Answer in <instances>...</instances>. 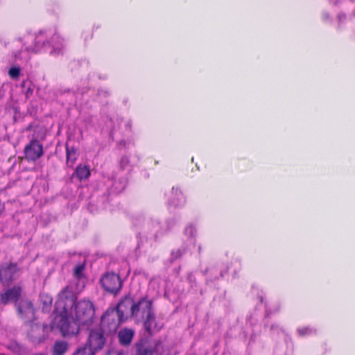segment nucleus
Listing matches in <instances>:
<instances>
[{
    "label": "nucleus",
    "instance_id": "obj_21",
    "mask_svg": "<svg viewBox=\"0 0 355 355\" xmlns=\"http://www.w3.org/2000/svg\"><path fill=\"white\" fill-rule=\"evenodd\" d=\"M125 185L126 182L124 180H119V182L115 181L113 184V191L116 193H119L125 189Z\"/></svg>",
    "mask_w": 355,
    "mask_h": 355
},
{
    "label": "nucleus",
    "instance_id": "obj_24",
    "mask_svg": "<svg viewBox=\"0 0 355 355\" xmlns=\"http://www.w3.org/2000/svg\"><path fill=\"white\" fill-rule=\"evenodd\" d=\"M196 233V230L193 225H189L185 228L184 234L189 236L190 238H193L195 236Z\"/></svg>",
    "mask_w": 355,
    "mask_h": 355
},
{
    "label": "nucleus",
    "instance_id": "obj_13",
    "mask_svg": "<svg viewBox=\"0 0 355 355\" xmlns=\"http://www.w3.org/2000/svg\"><path fill=\"white\" fill-rule=\"evenodd\" d=\"M69 348L68 343L64 340H56L52 347V355H64Z\"/></svg>",
    "mask_w": 355,
    "mask_h": 355
},
{
    "label": "nucleus",
    "instance_id": "obj_6",
    "mask_svg": "<svg viewBox=\"0 0 355 355\" xmlns=\"http://www.w3.org/2000/svg\"><path fill=\"white\" fill-rule=\"evenodd\" d=\"M19 316L26 322H33L35 319V309L33 304L28 300L22 299L15 304Z\"/></svg>",
    "mask_w": 355,
    "mask_h": 355
},
{
    "label": "nucleus",
    "instance_id": "obj_29",
    "mask_svg": "<svg viewBox=\"0 0 355 355\" xmlns=\"http://www.w3.org/2000/svg\"><path fill=\"white\" fill-rule=\"evenodd\" d=\"M128 163V159L127 157H123L121 158V164L123 165V166H125V164H127Z\"/></svg>",
    "mask_w": 355,
    "mask_h": 355
},
{
    "label": "nucleus",
    "instance_id": "obj_26",
    "mask_svg": "<svg viewBox=\"0 0 355 355\" xmlns=\"http://www.w3.org/2000/svg\"><path fill=\"white\" fill-rule=\"evenodd\" d=\"M153 351L149 348H139L138 349L139 355H152Z\"/></svg>",
    "mask_w": 355,
    "mask_h": 355
},
{
    "label": "nucleus",
    "instance_id": "obj_5",
    "mask_svg": "<svg viewBox=\"0 0 355 355\" xmlns=\"http://www.w3.org/2000/svg\"><path fill=\"white\" fill-rule=\"evenodd\" d=\"M101 284L103 288L112 294H117L122 287V280L114 272H107L101 279Z\"/></svg>",
    "mask_w": 355,
    "mask_h": 355
},
{
    "label": "nucleus",
    "instance_id": "obj_25",
    "mask_svg": "<svg viewBox=\"0 0 355 355\" xmlns=\"http://www.w3.org/2000/svg\"><path fill=\"white\" fill-rule=\"evenodd\" d=\"M184 250L181 249H178L176 250H173L171 252V257L173 260L178 259V258L181 257L182 255L184 254Z\"/></svg>",
    "mask_w": 355,
    "mask_h": 355
},
{
    "label": "nucleus",
    "instance_id": "obj_15",
    "mask_svg": "<svg viewBox=\"0 0 355 355\" xmlns=\"http://www.w3.org/2000/svg\"><path fill=\"white\" fill-rule=\"evenodd\" d=\"M134 332L131 329H124L119 332V342L123 345H129L132 339Z\"/></svg>",
    "mask_w": 355,
    "mask_h": 355
},
{
    "label": "nucleus",
    "instance_id": "obj_4",
    "mask_svg": "<svg viewBox=\"0 0 355 355\" xmlns=\"http://www.w3.org/2000/svg\"><path fill=\"white\" fill-rule=\"evenodd\" d=\"M124 320L114 308H110L101 317V330L107 334L114 333Z\"/></svg>",
    "mask_w": 355,
    "mask_h": 355
},
{
    "label": "nucleus",
    "instance_id": "obj_18",
    "mask_svg": "<svg viewBox=\"0 0 355 355\" xmlns=\"http://www.w3.org/2000/svg\"><path fill=\"white\" fill-rule=\"evenodd\" d=\"M40 302L43 304V307H42L43 311H44V312L48 311L49 309H50L52 302H53L52 297L46 293H42L40 296Z\"/></svg>",
    "mask_w": 355,
    "mask_h": 355
},
{
    "label": "nucleus",
    "instance_id": "obj_30",
    "mask_svg": "<svg viewBox=\"0 0 355 355\" xmlns=\"http://www.w3.org/2000/svg\"><path fill=\"white\" fill-rule=\"evenodd\" d=\"M156 227H159V224L158 223L156 224Z\"/></svg>",
    "mask_w": 355,
    "mask_h": 355
},
{
    "label": "nucleus",
    "instance_id": "obj_9",
    "mask_svg": "<svg viewBox=\"0 0 355 355\" xmlns=\"http://www.w3.org/2000/svg\"><path fill=\"white\" fill-rule=\"evenodd\" d=\"M25 157L30 161H35L43 154L42 145L37 140H32L24 149Z\"/></svg>",
    "mask_w": 355,
    "mask_h": 355
},
{
    "label": "nucleus",
    "instance_id": "obj_12",
    "mask_svg": "<svg viewBox=\"0 0 355 355\" xmlns=\"http://www.w3.org/2000/svg\"><path fill=\"white\" fill-rule=\"evenodd\" d=\"M169 204L178 207L184 203V197L181 191L177 187H173L168 199Z\"/></svg>",
    "mask_w": 355,
    "mask_h": 355
},
{
    "label": "nucleus",
    "instance_id": "obj_19",
    "mask_svg": "<svg viewBox=\"0 0 355 355\" xmlns=\"http://www.w3.org/2000/svg\"><path fill=\"white\" fill-rule=\"evenodd\" d=\"M95 353L89 349L87 345L79 347L73 354V355H94Z\"/></svg>",
    "mask_w": 355,
    "mask_h": 355
},
{
    "label": "nucleus",
    "instance_id": "obj_2",
    "mask_svg": "<svg viewBox=\"0 0 355 355\" xmlns=\"http://www.w3.org/2000/svg\"><path fill=\"white\" fill-rule=\"evenodd\" d=\"M47 37L46 32L40 31L34 38V45L26 47L27 52L37 53L50 48V54L56 55L61 53L64 48L63 39L58 34H54L50 41L47 40Z\"/></svg>",
    "mask_w": 355,
    "mask_h": 355
},
{
    "label": "nucleus",
    "instance_id": "obj_3",
    "mask_svg": "<svg viewBox=\"0 0 355 355\" xmlns=\"http://www.w3.org/2000/svg\"><path fill=\"white\" fill-rule=\"evenodd\" d=\"M150 306V302L146 300L142 299L137 303H134L131 297H125L114 309L122 318H123V314L127 313L128 310L132 316L137 317L142 309L146 310Z\"/></svg>",
    "mask_w": 355,
    "mask_h": 355
},
{
    "label": "nucleus",
    "instance_id": "obj_11",
    "mask_svg": "<svg viewBox=\"0 0 355 355\" xmlns=\"http://www.w3.org/2000/svg\"><path fill=\"white\" fill-rule=\"evenodd\" d=\"M21 288L17 286L6 290L5 293L1 295V303L6 304L12 302H17L21 295Z\"/></svg>",
    "mask_w": 355,
    "mask_h": 355
},
{
    "label": "nucleus",
    "instance_id": "obj_31",
    "mask_svg": "<svg viewBox=\"0 0 355 355\" xmlns=\"http://www.w3.org/2000/svg\"><path fill=\"white\" fill-rule=\"evenodd\" d=\"M35 355H44V354H35Z\"/></svg>",
    "mask_w": 355,
    "mask_h": 355
},
{
    "label": "nucleus",
    "instance_id": "obj_23",
    "mask_svg": "<svg viewBox=\"0 0 355 355\" xmlns=\"http://www.w3.org/2000/svg\"><path fill=\"white\" fill-rule=\"evenodd\" d=\"M20 68L14 67H11L8 71V74L11 78H17L19 76Z\"/></svg>",
    "mask_w": 355,
    "mask_h": 355
},
{
    "label": "nucleus",
    "instance_id": "obj_1",
    "mask_svg": "<svg viewBox=\"0 0 355 355\" xmlns=\"http://www.w3.org/2000/svg\"><path fill=\"white\" fill-rule=\"evenodd\" d=\"M75 301V294L66 287L59 293L55 304L54 322L64 336L76 334L80 325H88L94 318V307L90 301Z\"/></svg>",
    "mask_w": 355,
    "mask_h": 355
},
{
    "label": "nucleus",
    "instance_id": "obj_28",
    "mask_svg": "<svg viewBox=\"0 0 355 355\" xmlns=\"http://www.w3.org/2000/svg\"><path fill=\"white\" fill-rule=\"evenodd\" d=\"M33 90L31 87H28L26 92V97L28 98L33 94Z\"/></svg>",
    "mask_w": 355,
    "mask_h": 355
},
{
    "label": "nucleus",
    "instance_id": "obj_10",
    "mask_svg": "<svg viewBox=\"0 0 355 355\" xmlns=\"http://www.w3.org/2000/svg\"><path fill=\"white\" fill-rule=\"evenodd\" d=\"M18 268L16 264L9 263L3 266L0 269V280L2 283L6 284L15 278Z\"/></svg>",
    "mask_w": 355,
    "mask_h": 355
},
{
    "label": "nucleus",
    "instance_id": "obj_14",
    "mask_svg": "<svg viewBox=\"0 0 355 355\" xmlns=\"http://www.w3.org/2000/svg\"><path fill=\"white\" fill-rule=\"evenodd\" d=\"M44 331V327H41L37 323L31 324V329L28 332L29 336L35 340H40L42 338V333Z\"/></svg>",
    "mask_w": 355,
    "mask_h": 355
},
{
    "label": "nucleus",
    "instance_id": "obj_20",
    "mask_svg": "<svg viewBox=\"0 0 355 355\" xmlns=\"http://www.w3.org/2000/svg\"><path fill=\"white\" fill-rule=\"evenodd\" d=\"M85 263H79L77 266H75L73 269V275L76 278H81L83 276V271L85 270Z\"/></svg>",
    "mask_w": 355,
    "mask_h": 355
},
{
    "label": "nucleus",
    "instance_id": "obj_22",
    "mask_svg": "<svg viewBox=\"0 0 355 355\" xmlns=\"http://www.w3.org/2000/svg\"><path fill=\"white\" fill-rule=\"evenodd\" d=\"M297 331L300 336L311 335L315 332V330L310 327H302L297 329Z\"/></svg>",
    "mask_w": 355,
    "mask_h": 355
},
{
    "label": "nucleus",
    "instance_id": "obj_17",
    "mask_svg": "<svg viewBox=\"0 0 355 355\" xmlns=\"http://www.w3.org/2000/svg\"><path fill=\"white\" fill-rule=\"evenodd\" d=\"M76 175L79 180L86 179L90 175V171L87 166H78L76 170Z\"/></svg>",
    "mask_w": 355,
    "mask_h": 355
},
{
    "label": "nucleus",
    "instance_id": "obj_8",
    "mask_svg": "<svg viewBox=\"0 0 355 355\" xmlns=\"http://www.w3.org/2000/svg\"><path fill=\"white\" fill-rule=\"evenodd\" d=\"M139 316L144 318L145 329L150 334L159 331L162 327V324L155 322V315L151 310V305L146 310L142 309Z\"/></svg>",
    "mask_w": 355,
    "mask_h": 355
},
{
    "label": "nucleus",
    "instance_id": "obj_27",
    "mask_svg": "<svg viewBox=\"0 0 355 355\" xmlns=\"http://www.w3.org/2000/svg\"><path fill=\"white\" fill-rule=\"evenodd\" d=\"M23 53H16L15 54V57L16 59H18V60H26L28 58V56L26 55H22Z\"/></svg>",
    "mask_w": 355,
    "mask_h": 355
},
{
    "label": "nucleus",
    "instance_id": "obj_7",
    "mask_svg": "<svg viewBox=\"0 0 355 355\" xmlns=\"http://www.w3.org/2000/svg\"><path fill=\"white\" fill-rule=\"evenodd\" d=\"M105 343V338L101 330H92L85 345H87L89 349L96 353L103 347Z\"/></svg>",
    "mask_w": 355,
    "mask_h": 355
},
{
    "label": "nucleus",
    "instance_id": "obj_16",
    "mask_svg": "<svg viewBox=\"0 0 355 355\" xmlns=\"http://www.w3.org/2000/svg\"><path fill=\"white\" fill-rule=\"evenodd\" d=\"M77 159L76 150L72 147L67 146V164L72 167Z\"/></svg>",
    "mask_w": 355,
    "mask_h": 355
}]
</instances>
